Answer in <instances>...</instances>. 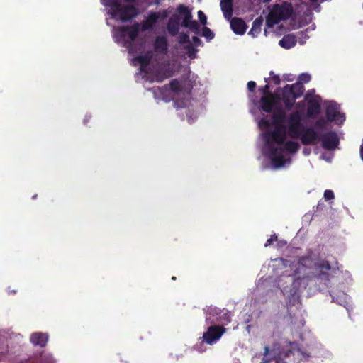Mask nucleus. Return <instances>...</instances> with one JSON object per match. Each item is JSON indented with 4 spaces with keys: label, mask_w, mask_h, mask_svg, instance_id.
Returning a JSON list of instances; mask_svg holds the SVG:
<instances>
[{
    "label": "nucleus",
    "mask_w": 363,
    "mask_h": 363,
    "mask_svg": "<svg viewBox=\"0 0 363 363\" xmlns=\"http://www.w3.org/2000/svg\"><path fill=\"white\" fill-rule=\"evenodd\" d=\"M264 138L267 146L266 155L270 159L273 167L276 169L283 167L285 164L283 149L275 147L274 143L281 145L285 143L286 128L275 127L273 130L266 132Z\"/></svg>",
    "instance_id": "1"
},
{
    "label": "nucleus",
    "mask_w": 363,
    "mask_h": 363,
    "mask_svg": "<svg viewBox=\"0 0 363 363\" xmlns=\"http://www.w3.org/2000/svg\"><path fill=\"white\" fill-rule=\"evenodd\" d=\"M121 0H102V4L110 8L109 14L116 19L122 22H128L136 17L138 9L131 3L122 4Z\"/></svg>",
    "instance_id": "2"
},
{
    "label": "nucleus",
    "mask_w": 363,
    "mask_h": 363,
    "mask_svg": "<svg viewBox=\"0 0 363 363\" xmlns=\"http://www.w3.org/2000/svg\"><path fill=\"white\" fill-rule=\"evenodd\" d=\"M293 14L294 9L290 2L284 1L281 4H275L266 17V26L272 28L281 21L288 20Z\"/></svg>",
    "instance_id": "3"
},
{
    "label": "nucleus",
    "mask_w": 363,
    "mask_h": 363,
    "mask_svg": "<svg viewBox=\"0 0 363 363\" xmlns=\"http://www.w3.org/2000/svg\"><path fill=\"white\" fill-rule=\"evenodd\" d=\"M140 24L135 23L132 26H120L117 28L114 37L117 42H121L123 46L131 48L133 42L138 36Z\"/></svg>",
    "instance_id": "4"
},
{
    "label": "nucleus",
    "mask_w": 363,
    "mask_h": 363,
    "mask_svg": "<svg viewBox=\"0 0 363 363\" xmlns=\"http://www.w3.org/2000/svg\"><path fill=\"white\" fill-rule=\"evenodd\" d=\"M301 113L296 111L291 113L287 118V133L291 138L296 139L301 136V132L304 128L301 123Z\"/></svg>",
    "instance_id": "5"
},
{
    "label": "nucleus",
    "mask_w": 363,
    "mask_h": 363,
    "mask_svg": "<svg viewBox=\"0 0 363 363\" xmlns=\"http://www.w3.org/2000/svg\"><path fill=\"white\" fill-rule=\"evenodd\" d=\"M272 122L267 118H262L260 121V125L264 128H269L271 125H274V127L278 128H286L284 121L286 119V115L284 111L281 107L275 108L274 113L272 116Z\"/></svg>",
    "instance_id": "6"
},
{
    "label": "nucleus",
    "mask_w": 363,
    "mask_h": 363,
    "mask_svg": "<svg viewBox=\"0 0 363 363\" xmlns=\"http://www.w3.org/2000/svg\"><path fill=\"white\" fill-rule=\"evenodd\" d=\"M319 141H321L323 148L328 150L337 149L340 143L338 135L333 130H329L320 134Z\"/></svg>",
    "instance_id": "7"
},
{
    "label": "nucleus",
    "mask_w": 363,
    "mask_h": 363,
    "mask_svg": "<svg viewBox=\"0 0 363 363\" xmlns=\"http://www.w3.org/2000/svg\"><path fill=\"white\" fill-rule=\"evenodd\" d=\"M325 116L330 122H335L337 124H342L345 120V116L340 111V106L330 101L325 107Z\"/></svg>",
    "instance_id": "8"
},
{
    "label": "nucleus",
    "mask_w": 363,
    "mask_h": 363,
    "mask_svg": "<svg viewBox=\"0 0 363 363\" xmlns=\"http://www.w3.org/2000/svg\"><path fill=\"white\" fill-rule=\"evenodd\" d=\"M320 135L314 128H303L301 132V136L298 138L303 145H312L319 141Z\"/></svg>",
    "instance_id": "9"
},
{
    "label": "nucleus",
    "mask_w": 363,
    "mask_h": 363,
    "mask_svg": "<svg viewBox=\"0 0 363 363\" xmlns=\"http://www.w3.org/2000/svg\"><path fill=\"white\" fill-rule=\"evenodd\" d=\"M304 98L308 104L307 116L313 119L317 118L320 112V97L315 96V97L309 99V94H308L305 95Z\"/></svg>",
    "instance_id": "10"
},
{
    "label": "nucleus",
    "mask_w": 363,
    "mask_h": 363,
    "mask_svg": "<svg viewBox=\"0 0 363 363\" xmlns=\"http://www.w3.org/2000/svg\"><path fill=\"white\" fill-rule=\"evenodd\" d=\"M277 100H280V95L277 93L274 95L262 96L259 101L260 109L266 113H272L276 108Z\"/></svg>",
    "instance_id": "11"
},
{
    "label": "nucleus",
    "mask_w": 363,
    "mask_h": 363,
    "mask_svg": "<svg viewBox=\"0 0 363 363\" xmlns=\"http://www.w3.org/2000/svg\"><path fill=\"white\" fill-rule=\"evenodd\" d=\"M277 91V92L281 91V97L280 96V99L283 101L285 108L287 110H291L297 99H293L296 95L291 89V86H289V84H286L282 89L278 88Z\"/></svg>",
    "instance_id": "12"
},
{
    "label": "nucleus",
    "mask_w": 363,
    "mask_h": 363,
    "mask_svg": "<svg viewBox=\"0 0 363 363\" xmlns=\"http://www.w3.org/2000/svg\"><path fill=\"white\" fill-rule=\"evenodd\" d=\"M225 329L219 326H211L203 335V338L208 344H213L224 333Z\"/></svg>",
    "instance_id": "13"
},
{
    "label": "nucleus",
    "mask_w": 363,
    "mask_h": 363,
    "mask_svg": "<svg viewBox=\"0 0 363 363\" xmlns=\"http://www.w3.org/2000/svg\"><path fill=\"white\" fill-rule=\"evenodd\" d=\"M247 27L246 23L240 18L234 17L230 21V28L237 35H243Z\"/></svg>",
    "instance_id": "14"
},
{
    "label": "nucleus",
    "mask_w": 363,
    "mask_h": 363,
    "mask_svg": "<svg viewBox=\"0 0 363 363\" xmlns=\"http://www.w3.org/2000/svg\"><path fill=\"white\" fill-rule=\"evenodd\" d=\"M297 38L294 34H287L279 40V45L285 49H290L296 45Z\"/></svg>",
    "instance_id": "15"
},
{
    "label": "nucleus",
    "mask_w": 363,
    "mask_h": 363,
    "mask_svg": "<svg viewBox=\"0 0 363 363\" xmlns=\"http://www.w3.org/2000/svg\"><path fill=\"white\" fill-rule=\"evenodd\" d=\"M220 6L224 17L230 19L233 13V0H220Z\"/></svg>",
    "instance_id": "16"
},
{
    "label": "nucleus",
    "mask_w": 363,
    "mask_h": 363,
    "mask_svg": "<svg viewBox=\"0 0 363 363\" xmlns=\"http://www.w3.org/2000/svg\"><path fill=\"white\" fill-rule=\"evenodd\" d=\"M154 48L157 52L166 53L168 50L167 38L164 36H157L154 43Z\"/></svg>",
    "instance_id": "17"
},
{
    "label": "nucleus",
    "mask_w": 363,
    "mask_h": 363,
    "mask_svg": "<svg viewBox=\"0 0 363 363\" xmlns=\"http://www.w3.org/2000/svg\"><path fill=\"white\" fill-rule=\"evenodd\" d=\"M159 15L157 13L154 12L150 13L147 18L141 23L142 31H145L147 30L152 28L154 25L157 21Z\"/></svg>",
    "instance_id": "18"
},
{
    "label": "nucleus",
    "mask_w": 363,
    "mask_h": 363,
    "mask_svg": "<svg viewBox=\"0 0 363 363\" xmlns=\"http://www.w3.org/2000/svg\"><path fill=\"white\" fill-rule=\"evenodd\" d=\"M328 207L325 205L324 201L322 200L319 201L311 216V220L325 216L328 213Z\"/></svg>",
    "instance_id": "19"
},
{
    "label": "nucleus",
    "mask_w": 363,
    "mask_h": 363,
    "mask_svg": "<svg viewBox=\"0 0 363 363\" xmlns=\"http://www.w3.org/2000/svg\"><path fill=\"white\" fill-rule=\"evenodd\" d=\"M263 18L262 16L257 17L252 23V28L248 33V35L255 38L257 37L261 32V28L263 23Z\"/></svg>",
    "instance_id": "20"
},
{
    "label": "nucleus",
    "mask_w": 363,
    "mask_h": 363,
    "mask_svg": "<svg viewBox=\"0 0 363 363\" xmlns=\"http://www.w3.org/2000/svg\"><path fill=\"white\" fill-rule=\"evenodd\" d=\"M152 58V52L148 51L144 55H138L136 56L135 57V60L140 65L142 68H145L150 65Z\"/></svg>",
    "instance_id": "21"
},
{
    "label": "nucleus",
    "mask_w": 363,
    "mask_h": 363,
    "mask_svg": "<svg viewBox=\"0 0 363 363\" xmlns=\"http://www.w3.org/2000/svg\"><path fill=\"white\" fill-rule=\"evenodd\" d=\"M30 341L35 345L44 347L48 341V336L41 333H34L30 337Z\"/></svg>",
    "instance_id": "22"
},
{
    "label": "nucleus",
    "mask_w": 363,
    "mask_h": 363,
    "mask_svg": "<svg viewBox=\"0 0 363 363\" xmlns=\"http://www.w3.org/2000/svg\"><path fill=\"white\" fill-rule=\"evenodd\" d=\"M283 145H284V147L282 148L283 152L286 151L291 154L297 152L300 148V145L296 141L294 140H285V143Z\"/></svg>",
    "instance_id": "23"
},
{
    "label": "nucleus",
    "mask_w": 363,
    "mask_h": 363,
    "mask_svg": "<svg viewBox=\"0 0 363 363\" xmlns=\"http://www.w3.org/2000/svg\"><path fill=\"white\" fill-rule=\"evenodd\" d=\"M179 43L180 44L189 43V45L186 48L188 51H189V56L191 58L194 57V56L193 55V52L194 51V49L193 46L190 43V39H189V36L188 34L184 33H181L179 37Z\"/></svg>",
    "instance_id": "24"
},
{
    "label": "nucleus",
    "mask_w": 363,
    "mask_h": 363,
    "mask_svg": "<svg viewBox=\"0 0 363 363\" xmlns=\"http://www.w3.org/2000/svg\"><path fill=\"white\" fill-rule=\"evenodd\" d=\"M182 26L185 28H189L196 34L199 32V26L198 23L194 20H191V18H184L182 22Z\"/></svg>",
    "instance_id": "25"
},
{
    "label": "nucleus",
    "mask_w": 363,
    "mask_h": 363,
    "mask_svg": "<svg viewBox=\"0 0 363 363\" xmlns=\"http://www.w3.org/2000/svg\"><path fill=\"white\" fill-rule=\"evenodd\" d=\"M289 86H291V89L294 91V93L296 95L293 99H298L301 97L305 90L303 85L298 82L289 85Z\"/></svg>",
    "instance_id": "26"
},
{
    "label": "nucleus",
    "mask_w": 363,
    "mask_h": 363,
    "mask_svg": "<svg viewBox=\"0 0 363 363\" xmlns=\"http://www.w3.org/2000/svg\"><path fill=\"white\" fill-rule=\"evenodd\" d=\"M179 29L178 22L170 19L167 23V30L169 33L174 36L178 33Z\"/></svg>",
    "instance_id": "27"
},
{
    "label": "nucleus",
    "mask_w": 363,
    "mask_h": 363,
    "mask_svg": "<svg viewBox=\"0 0 363 363\" xmlns=\"http://www.w3.org/2000/svg\"><path fill=\"white\" fill-rule=\"evenodd\" d=\"M330 123L328 119L326 118L320 117L314 123V128L316 129H327L328 127V123Z\"/></svg>",
    "instance_id": "28"
},
{
    "label": "nucleus",
    "mask_w": 363,
    "mask_h": 363,
    "mask_svg": "<svg viewBox=\"0 0 363 363\" xmlns=\"http://www.w3.org/2000/svg\"><path fill=\"white\" fill-rule=\"evenodd\" d=\"M170 89L176 94H179L182 91V86L181 84L179 83V80L177 79H174L171 80V82L169 84Z\"/></svg>",
    "instance_id": "29"
},
{
    "label": "nucleus",
    "mask_w": 363,
    "mask_h": 363,
    "mask_svg": "<svg viewBox=\"0 0 363 363\" xmlns=\"http://www.w3.org/2000/svg\"><path fill=\"white\" fill-rule=\"evenodd\" d=\"M177 11L181 15H184V18H192L191 11L188 9V7L184 4H179V6L177 7Z\"/></svg>",
    "instance_id": "30"
},
{
    "label": "nucleus",
    "mask_w": 363,
    "mask_h": 363,
    "mask_svg": "<svg viewBox=\"0 0 363 363\" xmlns=\"http://www.w3.org/2000/svg\"><path fill=\"white\" fill-rule=\"evenodd\" d=\"M202 35L206 38L208 40H212L215 35L213 32L208 27L204 26L202 30Z\"/></svg>",
    "instance_id": "31"
},
{
    "label": "nucleus",
    "mask_w": 363,
    "mask_h": 363,
    "mask_svg": "<svg viewBox=\"0 0 363 363\" xmlns=\"http://www.w3.org/2000/svg\"><path fill=\"white\" fill-rule=\"evenodd\" d=\"M308 38L309 37L308 35V30H305L299 32L298 35V38L299 44L303 45Z\"/></svg>",
    "instance_id": "32"
},
{
    "label": "nucleus",
    "mask_w": 363,
    "mask_h": 363,
    "mask_svg": "<svg viewBox=\"0 0 363 363\" xmlns=\"http://www.w3.org/2000/svg\"><path fill=\"white\" fill-rule=\"evenodd\" d=\"M311 75L308 73H302L298 76V83H308L311 81Z\"/></svg>",
    "instance_id": "33"
},
{
    "label": "nucleus",
    "mask_w": 363,
    "mask_h": 363,
    "mask_svg": "<svg viewBox=\"0 0 363 363\" xmlns=\"http://www.w3.org/2000/svg\"><path fill=\"white\" fill-rule=\"evenodd\" d=\"M259 91L262 92L263 96L274 95L275 94L272 93L270 90L269 84H265L264 86L259 89Z\"/></svg>",
    "instance_id": "34"
},
{
    "label": "nucleus",
    "mask_w": 363,
    "mask_h": 363,
    "mask_svg": "<svg viewBox=\"0 0 363 363\" xmlns=\"http://www.w3.org/2000/svg\"><path fill=\"white\" fill-rule=\"evenodd\" d=\"M198 18L200 21L201 24L205 26L207 23V17L202 11H198Z\"/></svg>",
    "instance_id": "35"
},
{
    "label": "nucleus",
    "mask_w": 363,
    "mask_h": 363,
    "mask_svg": "<svg viewBox=\"0 0 363 363\" xmlns=\"http://www.w3.org/2000/svg\"><path fill=\"white\" fill-rule=\"evenodd\" d=\"M335 195L332 190L327 189L324 192V198L325 200H331L334 199Z\"/></svg>",
    "instance_id": "36"
},
{
    "label": "nucleus",
    "mask_w": 363,
    "mask_h": 363,
    "mask_svg": "<svg viewBox=\"0 0 363 363\" xmlns=\"http://www.w3.org/2000/svg\"><path fill=\"white\" fill-rule=\"evenodd\" d=\"M256 83L254 81H250L247 82V89L250 91L253 92L256 88Z\"/></svg>",
    "instance_id": "37"
},
{
    "label": "nucleus",
    "mask_w": 363,
    "mask_h": 363,
    "mask_svg": "<svg viewBox=\"0 0 363 363\" xmlns=\"http://www.w3.org/2000/svg\"><path fill=\"white\" fill-rule=\"evenodd\" d=\"M271 80L273 82V83L275 85H279L281 83V80H280V78H279V75H273L272 77Z\"/></svg>",
    "instance_id": "38"
},
{
    "label": "nucleus",
    "mask_w": 363,
    "mask_h": 363,
    "mask_svg": "<svg viewBox=\"0 0 363 363\" xmlns=\"http://www.w3.org/2000/svg\"><path fill=\"white\" fill-rule=\"evenodd\" d=\"M192 41L196 46H200L202 44L201 40L197 36H193Z\"/></svg>",
    "instance_id": "39"
},
{
    "label": "nucleus",
    "mask_w": 363,
    "mask_h": 363,
    "mask_svg": "<svg viewBox=\"0 0 363 363\" xmlns=\"http://www.w3.org/2000/svg\"><path fill=\"white\" fill-rule=\"evenodd\" d=\"M274 240H277V236L276 235H273L269 239L267 240V242L265 243V247L271 244V242Z\"/></svg>",
    "instance_id": "40"
},
{
    "label": "nucleus",
    "mask_w": 363,
    "mask_h": 363,
    "mask_svg": "<svg viewBox=\"0 0 363 363\" xmlns=\"http://www.w3.org/2000/svg\"><path fill=\"white\" fill-rule=\"evenodd\" d=\"M314 92H315V90L314 89H311V90L308 91L306 94H309V99H312V98L314 97L313 96Z\"/></svg>",
    "instance_id": "41"
},
{
    "label": "nucleus",
    "mask_w": 363,
    "mask_h": 363,
    "mask_svg": "<svg viewBox=\"0 0 363 363\" xmlns=\"http://www.w3.org/2000/svg\"><path fill=\"white\" fill-rule=\"evenodd\" d=\"M359 155L362 160L363 161V143L360 145Z\"/></svg>",
    "instance_id": "42"
},
{
    "label": "nucleus",
    "mask_w": 363,
    "mask_h": 363,
    "mask_svg": "<svg viewBox=\"0 0 363 363\" xmlns=\"http://www.w3.org/2000/svg\"><path fill=\"white\" fill-rule=\"evenodd\" d=\"M324 267L328 270H329L330 269V266L328 263H326L325 264H324Z\"/></svg>",
    "instance_id": "43"
},
{
    "label": "nucleus",
    "mask_w": 363,
    "mask_h": 363,
    "mask_svg": "<svg viewBox=\"0 0 363 363\" xmlns=\"http://www.w3.org/2000/svg\"><path fill=\"white\" fill-rule=\"evenodd\" d=\"M269 75H270V79H272V77L273 75H276V74H274V72L273 71H270V72H269Z\"/></svg>",
    "instance_id": "44"
},
{
    "label": "nucleus",
    "mask_w": 363,
    "mask_h": 363,
    "mask_svg": "<svg viewBox=\"0 0 363 363\" xmlns=\"http://www.w3.org/2000/svg\"><path fill=\"white\" fill-rule=\"evenodd\" d=\"M309 216H310V215L306 214V215L303 216L304 220H307V219H308V218H309Z\"/></svg>",
    "instance_id": "45"
},
{
    "label": "nucleus",
    "mask_w": 363,
    "mask_h": 363,
    "mask_svg": "<svg viewBox=\"0 0 363 363\" xmlns=\"http://www.w3.org/2000/svg\"><path fill=\"white\" fill-rule=\"evenodd\" d=\"M285 79H286V81H291V80H292V79L289 78L288 76H287V77H285Z\"/></svg>",
    "instance_id": "46"
},
{
    "label": "nucleus",
    "mask_w": 363,
    "mask_h": 363,
    "mask_svg": "<svg viewBox=\"0 0 363 363\" xmlns=\"http://www.w3.org/2000/svg\"><path fill=\"white\" fill-rule=\"evenodd\" d=\"M269 79H270V78H265V79H264V81H265L266 82H268Z\"/></svg>",
    "instance_id": "47"
},
{
    "label": "nucleus",
    "mask_w": 363,
    "mask_h": 363,
    "mask_svg": "<svg viewBox=\"0 0 363 363\" xmlns=\"http://www.w3.org/2000/svg\"><path fill=\"white\" fill-rule=\"evenodd\" d=\"M310 1H312V2H316V1H318V0H310Z\"/></svg>",
    "instance_id": "48"
},
{
    "label": "nucleus",
    "mask_w": 363,
    "mask_h": 363,
    "mask_svg": "<svg viewBox=\"0 0 363 363\" xmlns=\"http://www.w3.org/2000/svg\"><path fill=\"white\" fill-rule=\"evenodd\" d=\"M264 2H269L271 0H263Z\"/></svg>",
    "instance_id": "49"
},
{
    "label": "nucleus",
    "mask_w": 363,
    "mask_h": 363,
    "mask_svg": "<svg viewBox=\"0 0 363 363\" xmlns=\"http://www.w3.org/2000/svg\"><path fill=\"white\" fill-rule=\"evenodd\" d=\"M166 89V86H164V87H161V88H160V90H162V89Z\"/></svg>",
    "instance_id": "50"
}]
</instances>
